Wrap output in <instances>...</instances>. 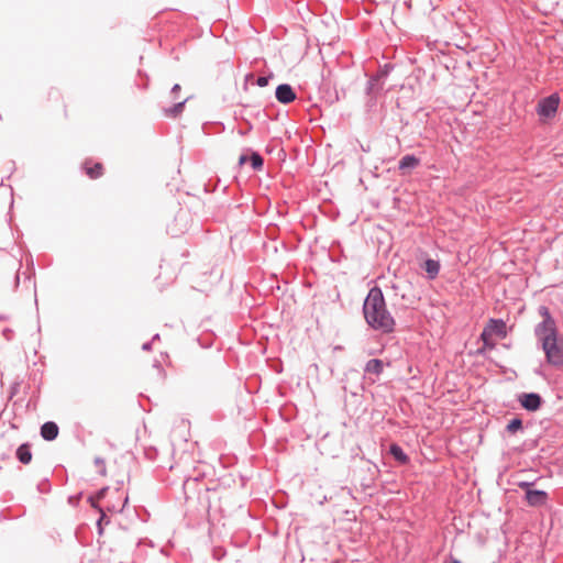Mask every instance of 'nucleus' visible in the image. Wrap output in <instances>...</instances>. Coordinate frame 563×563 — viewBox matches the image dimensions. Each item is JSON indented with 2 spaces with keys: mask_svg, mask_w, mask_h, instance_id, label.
Returning <instances> with one entry per match:
<instances>
[{
  "mask_svg": "<svg viewBox=\"0 0 563 563\" xmlns=\"http://www.w3.org/2000/svg\"><path fill=\"white\" fill-rule=\"evenodd\" d=\"M420 165V159L412 154H407L399 159L398 168L405 174L408 169H413Z\"/></svg>",
  "mask_w": 563,
  "mask_h": 563,
  "instance_id": "nucleus-11",
  "label": "nucleus"
},
{
  "mask_svg": "<svg viewBox=\"0 0 563 563\" xmlns=\"http://www.w3.org/2000/svg\"><path fill=\"white\" fill-rule=\"evenodd\" d=\"M59 432L58 426L53 421H47L41 427V435L46 441H53Z\"/></svg>",
  "mask_w": 563,
  "mask_h": 563,
  "instance_id": "nucleus-10",
  "label": "nucleus"
},
{
  "mask_svg": "<svg viewBox=\"0 0 563 563\" xmlns=\"http://www.w3.org/2000/svg\"><path fill=\"white\" fill-rule=\"evenodd\" d=\"M423 269L426 271L427 273V277L430 279V280H433L437 278V276L439 275V272H440V263L439 261L437 260H433V258H427L423 263Z\"/></svg>",
  "mask_w": 563,
  "mask_h": 563,
  "instance_id": "nucleus-13",
  "label": "nucleus"
},
{
  "mask_svg": "<svg viewBox=\"0 0 563 563\" xmlns=\"http://www.w3.org/2000/svg\"><path fill=\"white\" fill-rule=\"evenodd\" d=\"M517 400L523 409L534 412L542 406V397L537 393H522L518 395Z\"/></svg>",
  "mask_w": 563,
  "mask_h": 563,
  "instance_id": "nucleus-6",
  "label": "nucleus"
},
{
  "mask_svg": "<svg viewBox=\"0 0 563 563\" xmlns=\"http://www.w3.org/2000/svg\"><path fill=\"white\" fill-rule=\"evenodd\" d=\"M102 164L96 163L92 167L88 166V162L85 163V170L86 174L91 178L96 179L99 178L102 175Z\"/></svg>",
  "mask_w": 563,
  "mask_h": 563,
  "instance_id": "nucleus-18",
  "label": "nucleus"
},
{
  "mask_svg": "<svg viewBox=\"0 0 563 563\" xmlns=\"http://www.w3.org/2000/svg\"><path fill=\"white\" fill-rule=\"evenodd\" d=\"M526 501L531 507H540L547 504L549 495L545 490L532 489L526 492Z\"/></svg>",
  "mask_w": 563,
  "mask_h": 563,
  "instance_id": "nucleus-8",
  "label": "nucleus"
},
{
  "mask_svg": "<svg viewBox=\"0 0 563 563\" xmlns=\"http://www.w3.org/2000/svg\"><path fill=\"white\" fill-rule=\"evenodd\" d=\"M498 336L506 338L507 335V327L504 320L501 319H489L488 323L482 331V336Z\"/></svg>",
  "mask_w": 563,
  "mask_h": 563,
  "instance_id": "nucleus-7",
  "label": "nucleus"
},
{
  "mask_svg": "<svg viewBox=\"0 0 563 563\" xmlns=\"http://www.w3.org/2000/svg\"><path fill=\"white\" fill-rule=\"evenodd\" d=\"M384 371V363L378 358H371L364 367L365 375L379 376Z\"/></svg>",
  "mask_w": 563,
  "mask_h": 563,
  "instance_id": "nucleus-12",
  "label": "nucleus"
},
{
  "mask_svg": "<svg viewBox=\"0 0 563 563\" xmlns=\"http://www.w3.org/2000/svg\"><path fill=\"white\" fill-rule=\"evenodd\" d=\"M16 459L22 464H29L32 460L31 446L27 443L21 444L16 450Z\"/></svg>",
  "mask_w": 563,
  "mask_h": 563,
  "instance_id": "nucleus-15",
  "label": "nucleus"
},
{
  "mask_svg": "<svg viewBox=\"0 0 563 563\" xmlns=\"http://www.w3.org/2000/svg\"><path fill=\"white\" fill-rule=\"evenodd\" d=\"M128 500H129V498H128V496H125L123 501L120 505H115V504L108 505L107 510L112 511V512H121V511H123L125 505L128 504Z\"/></svg>",
  "mask_w": 563,
  "mask_h": 563,
  "instance_id": "nucleus-21",
  "label": "nucleus"
},
{
  "mask_svg": "<svg viewBox=\"0 0 563 563\" xmlns=\"http://www.w3.org/2000/svg\"><path fill=\"white\" fill-rule=\"evenodd\" d=\"M539 314L543 318V321L540 322L534 329L537 336L547 333L553 334L558 331L555 320L552 318L550 310L545 306L539 307Z\"/></svg>",
  "mask_w": 563,
  "mask_h": 563,
  "instance_id": "nucleus-3",
  "label": "nucleus"
},
{
  "mask_svg": "<svg viewBox=\"0 0 563 563\" xmlns=\"http://www.w3.org/2000/svg\"><path fill=\"white\" fill-rule=\"evenodd\" d=\"M268 82H269V77H267V76H260L256 79V85L258 87H266L268 85Z\"/></svg>",
  "mask_w": 563,
  "mask_h": 563,
  "instance_id": "nucleus-23",
  "label": "nucleus"
},
{
  "mask_svg": "<svg viewBox=\"0 0 563 563\" xmlns=\"http://www.w3.org/2000/svg\"><path fill=\"white\" fill-rule=\"evenodd\" d=\"M152 344L153 342L150 341V342H145L143 345H142V350L145 351V352H150L152 350Z\"/></svg>",
  "mask_w": 563,
  "mask_h": 563,
  "instance_id": "nucleus-27",
  "label": "nucleus"
},
{
  "mask_svg": "<svg viewBox=\"0 0 563 563\" xmlns=\"http://www.w3.org/2000/svg\"><path fill=\"white\" fill-rule=\"evenodd\" d=\"M108 492H109V488L108 487H103V488L99 489L96 495L90 496L89 499H88L90 505H91V507H93L95 509H97L100 512V517H99V519L97 521V527H98V530H99L100 534L102 533V523L103 522L109 523L110 519L107 517V515L103 511V509L98 506V501L103 499L107 496Z\"/></svg>",
  "mask_w": 563,
  "mask_h": 563,
  "instance_id": "nucleus-5",
  "label": "nucleus"
},
{
  "mask_svg": "<svg viewBox=\"0 0 563 563\" xmlns=\"http://www.w3.org/2000/svg\"><path fill=\"white\" fill-rule=\"evenodd\" d=\"M375 90H378L377 79L376 78H371L367 81L366 91H367L368 95H372V93H374Z\"/></svg>",
  "mask_w": 563,
  "mask_h": 563,
  "instance_id": "nucleus-22",
  "label": "nucleus"
},
{
  "mask_svg": "<svg viewBox=\"0 0 563 563\" xmlns=\"http://www.w3.org/2000/svg\"><path fill=\"white\" fill-rule=\"evenodd\" d=\"M451 563H461L459 560H453Z\"/></svg>",
  "mask_w": 563,
  "mask_h": 563,
  "instance_id": "nucleus-32",
  "label": "nucleus"
},
{
  "mask_svg": "<svg viewBox=\"0 0 563 563\" xmlns=\"http://www.w3.org/2000/svg\"><path fill=\"white\" fill-rule=\"evenodd\" d=\"M2 335L7 341H11L13 338V330H11L10 328H5L2 331Z\"/></svg>",
  "mask_w": 563,
  "mask_h": 563,
  "instance_id": "nucleus-25",
  "label": "nucleus"
},
{
  "mask_svg": "<svg viewBox=\"0 0 563 563\" xmlns=\"http://www.w3.org/2000/svg\"><path fill=\"white\" fill-rule=\"evenodd\" d=\"M537 338L542 343L548 363L555 367H563V340L558 339V331L553 334L547 333Z\"/></svg>",
  "mask_w": 563,
  "mask_h": 563,
  "instance_id": "nucleus-2",
  "label": "nucleus"
},
{
  "mask_svg": "<svg viewBox=\"0 0 563 563\" xmlns=\"http://www.w3.org/2000/svg\"><path fill=\"white\" fill-rule=\"evenodd\" d=\"M559 104V95L552 93L539 101L537 112L542 118H552L556 113Z\"/></svg>",
  "mask_w": 563,
  "mask_h": 563,
  "instance_id": "nucleus-4",
  "label": "nucleus"
},
{
  "mask_svg": "<svg viewBox=\"0 0 563 563\" xmlns=\"http://www.w3.org/2000/svg\"><path fill=\"white\" fill-rule=\"evenodd\" d=\"M181 90V87L180 85L178 84H175L173 87H172V90H170V96L173 99H177L178 97V93L179 91Z\"/></svg>",
  "mask_w": 563,
  "mask_h": 563,
  "instance_id": "nucleus-24",
  "label": "nucleus"
},
{
  "mask_svg": "<svg viewBox=\"0 0 563 563\" xmlns=\"http://www.w3.org/2000/svg\"><path fill=\"white\" fill-rule=\"evenodd\" d=\"M95 463H96L97 465L104 466V462H103V460H102V459H100V457H96Z\"/></svg>",
  "mask_w": 563,
  "mask_h": 563,
  "instance_id": "nucleus-29",
  "label": "nucleus"
},
{
  "mask_svg": "<svg viewBox=\"0 0 563 563\" xmlns=\"http://www.w3.org/2000/svg\"><path fill=\"white\" fill-rule=\"evenodd\" d=\"M390 455L400 464L405 465L409 463V456L404 452L400 445L393 443L389 446Z\"/></svg>",
  "mask_w": 563,
  "mask_h": 563,
  "instance_id": "nucleus-14",
  "label": "nucleus"
},
{
  "mask_svg": "<svg viewBox=\"0 0 563 563\" xmlns=\"http://www.w3.org/2000/svg\"><path fill=\"white\" fill-rule=\"evenodd\" d=\"M518 486L521 488V489H525V492H528V490H532V483L530 482H520L518 484Z\"/></svg>",
  "mask_w": 563,
  "mask_h": 563,
  "instance_id": "nucleus-26",
  "label": "nucleus"
},
{
  "mask_svg": "<svg viewBox=\"0 0 563 563\" xmlns=\"http://www.w3.org/2000/svg\"><path fill=\"white\" fill-rule=\"evenodd\" d=\"M522 430H523V423L519 417L511 419L505 428V431L511 435L516 434L517 432L522 431Z\"/></svg>",
  "mask_w": 563,
  "mask_h": 563,
  "instance_id": "nucleus-17",
  "label": "nucleus"
},
{
  "mask_svg": "<svg viewBox=\"0 0 563 563\" xmlns=\"http://www.w3.org/2000/svg\"><path fill=\"white\" fill-rule=\"evenodd\" d=\"M247 159H250V157H247L246 155H241L240 158H239V164L240 165H243L247 162Z\"/></svg>",
  "mask_w": 563,
  "mask_h": 563,
  "instance_id": "nucleus-28",
  "label": "nucleus"
},
{
  "mask_svg": "<svg viewBox=\"0 0 563 563\" xmlns=\"http://www.w3.org/2000/svg\"><path fill=\"white\" fill-rule=\"evenodd\" d=\"M157 340H159V334H158V333H156V334L152 338V340H151V341H152V342H155V341H157Z\"/></svg>",
  "mask_w": 563,
  "mask_h": 563,
  "instance_id": "nucleus-30",
  "label": "nucleus"
},
{
  "mask_svg": "<svg viewBox=\"0 0 563 563\" xmlns=\"http://www.w3.org/2000/svg\"><path fill=\"white\" fill-rule=\"evenodd\" d=\"M0 320H7V317L0 316Z\"/></svg>",
  "mask_w": 563,
  "mask_h": 563,
  "instance_id": "nucleus-31",
  "label": "nucleus"
},
{
  "mask_svg": "<svg viewBox=\"0 0 563 563\" xmlns=\"http://www.w3.org/2000/svg\"><path fill=\"white\" fill-rule=\"evenodd\" d=\"M481 340L483 341V349H481L478 352L482 353L483 350H493L496 346V343L493 341V336H482Z\"/></svg>",
  "mask_w": 563,
  "mask_h": 563,
  "instance_id": "nucleus-20",
  "label": "nucleus"
},
{
  "mask_svg": "<svg viewBox=\"0 0 563 563\" xmlns=\"http://www.w3.org/2000/svg\"><path fill=\"white\" fill-rule=\"evenodd\" d=\"M363 314L366 323L375 331L389 334L395 330V319L388 311L383 291L375 286L369 289L364 303Z\"/></svg>",
  "mask_w": 563,
  "mask_h": 563,
  "instance_id": "nucleus-1",
  "label": "nucleus"
},
{
  "mask_svg": "<svg viewBox=\"0 0 563 563\" xmlns=\"http://www.w3.org/2000/svg\"><path fill=\"white\" fill-rule=\"evenodd\" d=\"M188 99L176 102L173 107L164 108V114L168 118H177L184 111L185 104Z\"/></svg>",
  "mask_w": 563,
  "mask_h": 563,
  "instance_id": "nucleus-16",
  "label": "nucleus"
},
{
  "mask_svg": "<svg viewBox=\"0 0 563 563\" xmlns=\"http://www.w3.org/2000/svg\"><path fill=\"white\" fill-rule=\"evenodd\" d=\"M251 166L254 170H261L264 166V159L257 152H252L250 156Z\"/></svg>",
  "mask_w": 563,
  "mask_h": 563,
  "instance_id": "nucleus-19",
  "label": "nucleus"
},
{
  "mask_svg": "<svg viewBox=\"0 0 563 563\" xmlns=\"http://www.w3.org/2000/svg\"><path fill=\"white\" fill-rule=\"evenodd\" d=\"M276 99L284 104H288L296 99V92L288 84L278 85L275 91Z\"/></svg>",
  "mask_w": 563,
  "mask_h": 563,
  "instance_id": "nucleus-9",
  "label": "nucleus"
}]
</instances>
